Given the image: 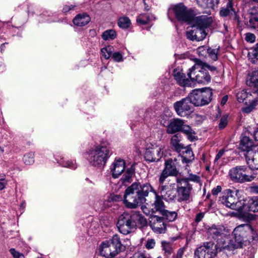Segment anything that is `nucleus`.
Masks as SVG:
<instances>
[{
    "instance_id": "obj_26",
    "label": "nucleus",
    "mask_w": 258,
    "mask_h": 258,
    "mask_svg": "<svg viewBox=\"0 0 258 258\" xmlns=\"http://www.w3.org/2000/svg\"><path fill=\"white\" fill-rule=\"evenodd\" d=\"M184 123L182 119L175 118L171 120L167 126L168 134H174L180 131L183 124Z\"/></svg>"
},
{
    "instance_id": "obj_51",
    "label": "nucleus",
    "mask_w": 258,
    "mask_h": 258,
    "mask_svg": "<svg viewBox=\"0 0 258 258\" xmlns=\"http://www.w3.org/2000/svg\"><path fill=\"white\" fill-rule=\"evenodd\" d=\"M111 57L116 62H121L123 60L122 54L119 52H113Z\"/></svg>"
},
{
    "instance_id": "obj_55",
    "label": "nucleus",
    "mask_w": 258,
    "mask_h": 258,
    "mask_svg": "<svg viewBox=\"0 0 258 258\" xmlns=\"http://www.w3.org/2000/svg\"><path fill=\"white\" fill-rule=\"evenodd\" d=\"M225 152V150L224 149H221L220 150L218 153L216 155L215 160H214V164H218V160L223 156Z\"/></svg>"
},
{
    "instance_id": "obj_28",
    "label": "nucleus",
    "mask_w": 258,
    "mask_h": 258,
    "mask_svg": "<svg viewBox=\"0 0 258 258\" xmlns=\"http://www.w3.org/2000/svg\"><path fill=\"white\" fill-rule=\"evenodd\" d=\"M54 158L58 164L60 166L69 168L72 169H75L77 167V165L75 161H67L64 160V157L60 153H57L54 155Z\"/></svg>"
},
{
    "instance_id": "obj_14",
    "label": "nucleus",
    "mask_w": 258,
    "mask_h": 258,
    "mask_svg": "<svg viewBox=\"0 0 258 258\" xmlns=\"http://www.w3.org/2000/svg\"><path fill=\"white\" fill-rule=\"evenodd\" d=\"M179 166L177 159H169L165 161V167L159 179L160 184H162L165 179L169 176H176L178 174L177 168Z\"/></svg>"
},
{
    "instance_id": "obj_50",
    "label": "nucleus",
    "mask_w": 258,
    "mask_h": 258,
    "mask_svg": "<svg viewBox=\"0 0 258 258\" xmlns=\"http://www.w3.org/2000/svg\"><path fill=\"white\" fill-rule=\"evenodd\" d=\"M122 222V224H128L129 223V214L127 213H124L123 214L121 215L118 218V220L117 222H120V221Z\"/></svg>"
},
{
    "instance_id": "obj_6",
    "label": "nucleus",
    "mask_w": 258,
    "mask_h": 258,
    "mask_svg": "<svg viewBox=\"0 0 258 258\" xmlns=\"http://www.w3.org/2000/svg\"><path fill=\"white\" fill-rule=\"evenodd\" d=\"M212 96V90L210 88L194 90L188 95L194 106L198 107L209 104Z\"/></svg>"
},
{
    "instance_id": "obj_62",
    "label": "nucleus",
    "mask_w": 258,
    "mask_h": 258,
    "mask_svg": "<svg viewBox=\"0 0 258 258\" xmlns=\"http://www.w3.org/2000/svg\"><path fill=\"white\" fill-rule=\"evenodd\" d=\"M204 214L203 213H198L195 218V221L197 223L200 222L202 219L204 218Z\"/></svg>"
},
{
    "instance_id": "obj_61",
    "label": "nucleus",
    "mask_w": 258,
    "mask_h": 258,
    "mask_svg": "<svg viewBox=\"0 0 258 258\" xmlns=\"http://www.w3.org/2000/svg\"><path fill=\"white\" fill-rule=\"evenodd\" d=\"M184 253V249L183 248H179L174 258H182Z\"/></svg>"
},
{
    "instance_id": "obj_38",
    "label": "nucleus",
    "mask_w": 258,
    "mask_h": 258,
    "mask_svg": "<svg viewBox=\"0 0 258 258\" xmlns=\"http://www.w3.org/2000/svg\"><path fill=\"white\" fill-rule=\"evenodd\" d=\"M122 200V198L121 196L111 194L108 196L107 199L104 203V205L105 207H110L111 205L109 203L111 202L121 201Z\"/></svg>"
},
{
    "instance_id": "obj_18",
    "label": "nucleus",
    "mask_w": 258,
    "mask_h": 258,
    "mask_svg": "<svg viewBox=\"0 0 258 258\" xmlns=\"http://www.w3.org/2000/svg\"><path fill=\"white\" fill-rule=\"evenodd\" d=\"M213 22L212 17L207 15H202L198 17H194L193 14V19L190 24H193L196 26L200 27L204 29H206L209 27Z\"/></svg>"
},
{
    "instance_id": "obj_1",
    "label": "nucleus",
    "mask_w": 258,
    "mask_h": 258,
    "mask_svg": "<svg viewBox=\"0 0 258 258\" xmlns=\"http://www.w3.org/2000/svg\"><path fill=\"white\" fill-rule=\"evenodd\" d=\"M150 191L153 192L155 196L154 208L161 214L165 210L162 198L158 195L149 183L142 186L140 183L135 182L130 185V196L132 195L130 198L133 200L132 202H130V208L142 206L146 202L145 197L148 196Z\"/></svg>"
},
{
    "instance_id": "obj_13",
    "label": "nucleus",
    "mask_w": 258,
    "mask_h": 258,
    "mask_svg": "<svg viewBox=\"0 0 258 258\" xmlns=\"http://www.w3.org/2000/svg\"><path fill=\"white\" fill-rule=\"evenodd\" d=\"M217 252V245L212 241L204 243L195 252L196 258H214Z\"/></svg>"
},
{
    "instance_id": "obj_37",
    "label": "nucleus",
    "mask_w": 258,
    "mask_h": 258,
    "mask_svg": "<svg viewBox=\"0 0 258 258\" xmlns=\"http://www.w3.org/2000/svg\"><path fill=\"white\" fill-rule=\"evenodd\" d=\"M161 246L164 251V255L165 257H168L173 252V248L170 242L165 241H162Z\"/></svg>"
},
{
    "instance_id": "obj_44",
    "label": "nucleus",
    "mask_w": 258,
    "mask_h": 258,
    "mask_svg": "<svg viewBox=\"0 0 258 258\" xmlns=\"http://www.w3.org/2000/svg\"><path fill=\"white\" fill-rule=\"evenodd\" d=\"M23 161L26 165H31L34 162V153L29 152L24 155Z\"/></svg>"
},
{
    "instance_id": "obj_22",
    "label": "nucleus",
    "mask_w": 258,
    "mask_h": 258,
    "mask_svg": "<svg viewBox=\"0 0 258 258\" xmlns=\"http://www.w3.org/2000/svg\"><path fill=\"white\" fill-rule=\"evenodd\" d=\"M244 206L243 212H258V197L244 200Z\"/></svg>"
},
{
    "instance_id": "obj_27",
    "label": "nucleus",
    "mask_w": 258,
    "mask_h": 258,
    "mask_svg": "<svg viewBox=\"0 0 258 258\" xmlns=\"http://www.w3.org/2000/svg\"><path fill=\"white\" fill-rule=\"evenodd\" d=\"M152 230L157 233H164L166 231V225L162 218L155 217V220L151 224Z\"/></svg>"
},
{
    "instance_id": "obj_53",
    "label": "nucleus",
    "mask_w": 258,
    "mask_h": 258,
    "mask_svg": "<svg viewBox=\"0 0 258 258\" xmlns=\"http://www.w3.org/2000/svg\"><path fill=\"white\" fill-rule=\"evenodd\" d=\"M156 244L155 240L154 239H148L147 241L145 247L148 249L153 248Z\"/></svg>"
},
{
    "instance_id": "obj_56",
    "label": "nucleus",
    "mask_w": 258,
    "mask_h": 258,
    "mask_svg": "<svg viewBox=\"0 0 258 258\" xmlns=\"http://www.w3.org/2000/svg\"><path fill=\"white\" fill-rule=\"evenodd\" d=\"M245 40L247 42H253L255 40V36L252 33H247L246 34V36H245Z\"/></svg>"
},
{
    "instance_id": "obj_12",
    "label": "nucleus",
    "mask_w": 258,
    "mask_h": 258,
    "mask_svg": "<svg viewBox=\"0 0 258 258\" xmlns=\"http://www.w3.org/2000/svg\"><path fill=\"white\" fill-rule=\"evenodd\" d=\"M192 185L187 179L184 178L177 179V201L181 202H190Z\"/></svg>"
},
{
    "instance_id": "obj_41",
    "label": "nucleus",
    "mask_w": 258,
    "mask_h": 258,
    "mask_svg": "<svg viewBox=\"0 0 258 258\" xmlns=\"http://www.w3.org/2000/svg\"><path fill=\"white\" fill-rule=\"evenodd\" d=\"M116 36L114 30L110 29L106 30L102 34V38L104 40H113Z\"/></svg>"
},
{
    "instance_id": "obj_39",
    "label": "nucleus",
    "mask_w": 258,
    "mask_h": 258,
    "mask_svg": "<svg viewBox=\"0 0 258 258\" xmlns=\"http://www.w3.org/2000/svg\"><path fill=\"white\" fill-rule=\"evenodd\" d=\"M114 48L110 45L103 47L101 49V54L106 59H108L111 57Z\"/></svg>"
},
{
    "instance_id": "obj_3",
    "label": "nucleus",
    "mask_w": 258,
    "mask_h": 258,
    "mask_svg": "<svg viewBox=\"0 0 258 258\" xmlns=\"http://www.w3.org/2000/svg\"><path fill=\"white\" fill-rule=\"evenodd\" d=\"M195 64L190 68L187 73V76L191 80L198 83L207 84L211 81V75L208 71L204 68V62L198 59H195Z\"/></svg>"
},
{
    "instance_id": "obj_54",
    "label": "nucleus",
    "mask_w": 258,
    "mask_h": 258,
    "mask_svg": "<svg viewBox=\"0 0 258 258\" xmlns=\"http://www.w3.org/2000/svg\"><path fill=\"white\" fill-rule=\"evenodd\" d=\"M10 252L14 258H25L22 253H20L14 248L10 249Z\"/></svg>"
},
{
    "instance_id": "obj_35",
    "label": "nucleus",
    "mask_w": 258,
    "mask_h": 258,
    "mask_svg": "<svg viewBox=\"0 0 258 258\" xmlns=\"http://www.w3.org/2000/svg\"><path fill=\"white\" fill-rule=\"evenodd\" d=\"M248 57L251 62L256 63L258 61V43L248 50Z\"/></svg>"
},
{
    "instance_id": "obj_49",
    "label": "nucleus",
    "mask_w": 258,
    "mask_h": 258,
    "mask_svg": "<svg viewBox=\"0 0 258 258\" xmlns=\"http://www.w3.org/2000/svg\"><path fill=\"white\" fill-rule=\"evenodd\" d=\"M247 92L244 90L238 92L236 94V98L238 102H242L247 97Z\"/></svg>"
},
{
    "instance_id": "obj_43",
    "label": "nucleus",
    "mask_w": 258,
    "mask_h": 258,
    "mask_svg": "<svg viewBox=\"0 0 258 258\" xmlns=\"http://www.w3.org/2000/svg\"><path fill=\"white\" fill-rule=\"evenodd\" d=\"M117 227L120 233L123 235H127L129 233V223L124 224L120 221V222L117 223Z\"/></svg>"
},
{
    "instance_id": "obj_4",
    "label": "nucleus",
    "mask_w": 258,
    "mask_h": 258,
    "mask_svg": "<svg viewBox=\"0 0 258 258\" xmlns=\"http://www.w3.org/2000/svg\"><path fill=\"white\" fill-rule=\"evenodd\" d=\"M125 248V246L121 244L118 235H114L110 241L102 242L100 253L107 258H113L119 252L124 250Z\"/></svg>"
},
{
    "instance_id": "obj_2",
    "label": "nucleus",
    "mask_w": 258,
    "mask_h": 258,
    "mask_svg": "<svg viewBox=\"0 0 258 258\" xmlns=\"http://www.w3.org/2000/svg\"><path fill=\"white\" fill-rule=\"evenodd\" d=\"M111 154L109 143L102 142L89 149L85 153V157L92 166L101 167L105 165Z\"/></svg>"
},
{
    "instance_id": "obj_15",
    "label": "nucleus",
    "mask_w": 258,
    "mask_h": 258,
    "mask_svg": "<svg viewBox=\"0 0 258 258\" xmlns=\"http://www.w3.org/2000/svg\"><path fill=\"white\" fill-rule=\"evenodd\" d=\"M162 146H152L147 148L144 154V158L149 162L159 161L163 155Z\"/></svg>"
},
{
    "instance_id": "obj_8",
    "label": "nucleus",
    "mask_w": 258,
    "mask_h": 258,
    "mask_svg": "<svg viewBox=\"0 0 258 258\" xmlns=\"http://www.w3.org/2000/svg\"><path fill=\"white\" fill-rule=\"evenodd\" d=\"M219 201L222 204L232 210L242 213L244 206V200H238L234 192L231 189L225 190L222 196L220 198Z\"/></svg>"
},
{
    "instance_id": "obj_57",
    "label": "nucleus",
    "mask_w": 258,
    "mask_h": 258,
    "mask_svg": "<svg viewBox=\"0 0 258 258\" xmlns=\"http://www.w3.org/2000/svg\"><path fill=\"white\" fill-rule=\"evenodd\" d=\"M129 195V186L127 187L125 190V193L123 197V203L125 204L127 208H129V202L126 200L127 196Z\"/></svg>"
},
{
    "instance_id": "obj_19",
    "label": "nucleus",
    "mask_w": 258,
    "mask_h": 258,
    "mask_svg": "<svg viewBox=\"0 0 258 258\" xmlns=\"http://www.w3.org/2000/svg\"><path fill=\"white\" fill-rule=\"evenodd\" d=\"M147 224V220L140 212L132 211L130 212V229L131 227L144 226Z\"/></svg>"
},
{
    "instance_id": "obj_58",
    "label": "nucleus",
    "mask_w": 258,
    "mask_h": 258,
    "mask_svg": "<svg viewBox=\"0 0 258 258\" xmlns=\"http://www.w3.org/2000/svg\"><path fill=\"white\" fill-rule=\"evenodd\" d=\"M189 182V180L195 181L196 182H199L200 181V178L199 176L196 175H190V177L186 179Z\"/></svg>"
},
{
    "instance_id": "obj_33",
    "label": "nucleus",
    "mask_w": 258,
    "mask_h": 258,
    "mask_svg": "<svg viewBox=\"0 0 258 258\" xmlns=\"http://www.w3.org/2000/svg\"><path fill=\"white\" fill-rule=\"evenodd\" d=\"M196 1L199 6L208 9H214L219 3V0H196Z\"/></svg>"
},
{
    "instance_id": "obj_52",
    "label": "nucleus",
    "mask_w": 258,
    "mask_h": 258,
    "mask_svg": "<svg viewBox=\"0 0 258 258\" xmlns=\"http://www.w3.org/2000/svg\"><path fill=\"white\" fill-rule=\"evenodd\" d=\"M228 116L227 115L223 116L220 120L219 123V127L220 129H223L225 128L228 123L227 120Z\"/></svg>"
},
{
    "instance_id": "obj_23",
    "label": "nucleus",
    "mask_w": 258,
    "mask_h": 258,
    "mask_svg": "<svg viewBox=\"0 0 258 258\" xmlns=\"http://www.w3.org/2000/svg\"><path fill=\"white\" fill-rule=\"evenodd\" d=\"M224 227L222 225H213L209 228L208 234L209 236L214 239L222 238L224 235Z\"/></svg>"
},
{
    "instance_id": "obj_17",
    "label": "nucleus",
    "mask_w": 258,
    "mask_h": 258,
    "mask_svg": "<svg viewBox=\"0 0 258 258\" xmlns=\"http://www.w3.org/2000/svg\"><path fill=\"white\" fill-rule=\"evenodd\" d=\"M258 147L253 145V141L247 136H242L239 145V149L244 152L245 158L247 157L248 154L250 152H253L254 148Z\"/></svg>"
},
{
    "instance_id": "obj_63",
    "label": "nucleus",
    "mask_w": 258,
    "mask_h": 258,
    "mask_svg": "<svg viewBox=\"0 0 258 258\" xmlns=\"http://www.w3.org/2000/svg\"><path fill=\"white\" fill-rule=\"evenodd\" d=\"M75 6L73 5H66L63 8V12L66 13L74 8Z\"/></svg>"
},
{
    "instance_id": "obj_16",
    "label": "nucleus",
    "mask_w": 258,
    "mask_h": 258,
    "mask_svg": "<svg viewBox=\"0 0 258 258\" xmlns=\"http://www.w3.org/2000/svg\"><path fill=\"white\" fill-rule=\"evenodd\" d=\"M207 34L205 29L194 25L191 30L186 32V36L190 40L200 41L205 38Z\"/></svg>"
},
{
    "instance_id": "obj_45",
    "label": "nucleus",
    "mask_w": 258,
    "mask_h": 258,
    "mask_svg": "<svg viewBox=\"0 0 258 258\" xmlns=\"http://www.w3.org/2000/svg\"><path fill=\"white\" fill-rule=\"evenodd\" d=\"M118 25L120 28L125 29L129 27V19L127 17H120L118 21Z\"/></svg>"
},
{
    "instance_id": "obj_11",
    "label": "nucleus",
    "mask_w": 258,
    "mask_h": 258,
    "mask_svg": "<svg viewBox=\"0 0 258 258\" xmlns=\"http://www.w3.org/2000/svg\"><path fill=\"white\" fill-rule=\"evenodd\" d=\"M173 106L176 114L182 117H189L195 110V107L188 96L176 101Z\"/></svg>"
},
{
    "instance_id": "obj_48",
    "label": "nucleus",
    "mask_w": 258,
    "mask_h": 258,
    "mask_svg": "<svg viewBox=\"0 0 258 258\" xmlns=\"http://www.w3.org/2000/svg\"><path fill=\"white\" fill-rule=\"evenodd\" d=\"M130 258H151L149 254H147L145 251H138L133 254Z\"/></svg>"
},
{
    "instance_id": "obj_25",
    "label": "nucleus",
    "mask_w": 258,
    "mask_h": 258,
    "mask_svg": "<svg viewBox=\"0 0 258 258\" xmlns=\"http://www.w3.org/2000/svg\"><path fill=\"white\" fill-rule=\"evenodd\" d=\"M220 14L222 17L229 16L230 18L236 20L237 15L233 8V3L230 0H228L226 6L223 7L220 11Z\"/></svg>"
},
{
    "instance_id": "obj_10",
    "label": "nucleus",
    "mask_w": 258,
    "mask_h": 258,
    "mask_svg": "<svg viewBox=\"0 0 258 258\" xmlns=\"http://www.w3.org/2000/svg\"><path fill=\"white\" fill-rule=\"evenodd\" d=\"M253 230L249 224H242L237 226L232 232L235 241L241 244L245 241L254 239Z\"/></svg>"
},
{
    "instance_id": "obj_32",
    "label": "nucleus",
    "mask_w": 258,
    "mask_h": 258,
    "mask_svg": "<svg viewBox=\"0 0 258 258\" xmlns=\"http://www.w3.org/2000/svg\"><path fill=\"white\" fill-rule=\"evenodd\" d=\"M180 131L184 134L187 139L191 141H194L198 139L195 132L188 125L183 123Z\"/></svg>"
},
{
    "instance_id": "obj_47",
    "label": "nucleus",
    "mask_w": 258,
    "mask_h": 258,
    "mask_svg": "<svg viewBox=\"0 0 258 258\" xmlns=\"http://www.w3.org/2000/svg\"><path fill=\"white\" fill-rule=\"evenodd\" d=\"M254 249L253 247H248L247 250H244L242 255V258H254Z\"/></svg>"
},
{
    "instance_id": "obj_40",
    "label": "nucleus",
    "mask_w": 258,
    "mask_h": 258,
    "mask_svg": "<svg viewBox=\"0 0 258 258\" xmlns=\"http://www.w3.org/2000/svg\"><path fill=\"white\" fill-rule=\"evenodd\" d=\"M161 214L169 221H174L177 217V213L175 211H170L165 210Z\"/></svg>"
},
{
    "instance_id": "obj_31",
    "label": "nucleus",
    "mask_w": 258,
    "mask_h": 258,
    "mask_svg": "<svg viewBox=\"0 0 258 258\" xmlns=\"http://www.w3.org/2000/svg\"><path fill=\"white\" fill-rule=\"evenodd\" d=\"M181 138V136L177 134L173 135L171 139V145L177 152H181V151H182V149L184 147V145L180 143Z\"/></svg>"
},
{
    "instance_id": "obj_46",
    "label": "nucleus",
    "mask_w": 258,
    "mask_h": 258,
    "mask_svg": "<svg viewBox=\"0 0 258 258\" xmlns=\"http://www.w3.org/2000/svg\"><path fill=\"white\" fill-rule=\"evenodd\" d=\"M219 51V48L212 49L209 48L207 49V53L209 57L212 60L215 61L218 59V53Z\"/></svg>"
},
{
    "instance_id": "obj_34",
    "label": "nucleus",
    "mask_w": 258,
    "mask_h": 258,
    "mask_svg": "<svg viewBox=\"0 0 258 258\" xmlns=\"http://www.w3.org/2000/svg\"><path fill=\"white\" fill-rule=\"evenodd\" d=\"M258 72L254 71L247 79L246 84L249 86L253 87L256 89L255 92L258 94Z\"/></svg>"
},
{
    "instance_id": "obj_60",
    "label": "nucleus",
    "mask_w": 258,
    "mask_h": 258,
    "mask_svg": "<svg viewBox=\"0 0 258 258\" xmlns=\"http://www.w3.org/2000/svg\"><path fill=\"white\" fill-rule=\"evenodd\" d=\"M222 189L221 186L220 185L217 186L216 187H214L212 190V194L216 196L220 192H221Z\"/></svg>"
},
{
    "instance_id": "obj_36",
    "label": "nucleus",
    "mask_w": 258,
    "mask_h": 258,
    "mask_svg": "<svg viewBox=\"0 0 258 258\" xmlns=\"http://www.w3.org/2000/svg\"><path fill=\"white\" fill-rule=\"evenodd\" d=\"M245 107L242 108V111L245 113H249L255 109L256 106L258 105V99L254 98L253 100H249L248 104H247Z\"/></svg>"
},
{
    "instance_id": "obj_24",
    "label": "nucleus",
    "mask_w": 258,
    "mask_h": 258,
    "mask_svg": "<svg viewBox=\"0 0 258 258\" xmlns=\"http://www.w3.org/2000/svg\"><path fill=\"white\" fill-rule=\"evenodd\" d=\"M179 153V157L183 163H189L194 159V155L189 146H184Z\"/></svg>"
},
{
    "instance_id": "obj_30",
    "label": "nucleus",
    "mask_w": 258,
    "mask_h": 258,
    "mask_svg": "<svg viewBox=\"0 0 258 258\" xmlns=\"http://www.w3.org/2000/svg\"><path fill=\"white\" fill-rule=\"evenodd\" d=\"M174 78L178 84L181 86H189L191 84L192 80L189 78H187L185 75L181 73H177L174 74Z\"/></svg>"
},
{
    "instance_id": "obj_21",
    "label": "nucleus",
    "mask_w": 258,
    "mask_h": 258,
    "mask_svg": "<svg viewBox=\"0 0 258 258\" xmlns=\"http://www.w3.org/2000/svg\"><path fill=\"white\" fill-rule=\"evenodd\" d=\"M253 151L250 152L245 159L250 169L258 170V147H255Z\"/></svg>"
},
{
    "instance_id": "obj_5",
    "label": "nucleus",
    "mask_w": 258,
    "mask_h": 258,
    "mask_svg": "<svg viewBox=\"0 0 258 258\" xmlns=\"http://www.w3.org/2000/svg\"><path fill=\"white\" fill-rule=\"evenodd\" d=\"M251 169L246 166L238 165L230 169L228 175L230 179L235 182H250L255 177Z\"/></svg>"
},
{
    "instance_id": "obj_42",
    "label": "nucleus",
    "mask_w": 258,
    "mask_h": 258,
    "mask_svg": "<svg viewBox=\"0 0 258 258\" xmlns=\"http://www.w3.org/2000/svg\"><path fill=\"white\" fill-rule=\"evenodd\" d=\"M150 18L149 15L143 14L140 15L137 18V23L139 25L147 24L150 21Z\"/></svg>"
},
{
    "instance_id": "obj_29",
    "label": "nucleus",
    "mask_w": 258,
    "mask_h": 258,
    "mask_svg": "<svg viewBox=\"0 0 258 258\" xmlns=\"http://www.w3.org/2000/svg\"><path fill=\"white\" fill-rule=\"evenodd\" d=\"M90 17L86 13L77 15L73 20L74 24L78 26H84L90 21Z\"/></svg>"
},
{
    "instance_id": "obj_9",
    "label": "nucleus",
    "mask_w": 258,
    "mask_h": 258,
    "mask_svg": "<svg viewBox=\"0 0 258 258\" xmlns=\"http://www.w3.org/2000/svg\"><path fill=\"white\" fill-rule=\"evenodd\" d=\"M193 11L187 9L182 4L171 6L168 11V16L170 19L172 15L173 14L178 21L188 24H190L193 19Z\"/></svg>"
},
{
    "instance_id": "obj_59",
    "label": "nucleus",
    "mask_w": 258,
    "mask_h": 258,
    "mask_svg": "<svg viewBox=\"0 0 258 258\" xmlns=\"http://www.w3.org/2000/svg\"><path fill=\"white\" fill-rule=\"evenodd\" d=\"M198 52L199 55L204 56L206 53H207V49H206L204 46H201L198 48Z\"/></svg>"
},
{
    "instance_id": "obj_7",
    "label": "nucleus",
    "mask_w": 258,
    "mask_h": 258,
    "mask_svg": "<svg viewBox=\"0 0 258 258\" xmlns=\"http://www.w3.org/2000/svg\"><path fill=\"white\" fill-rule=\"evenodd\" d=\"M125 168V161L120 158H116L111 164L110 170L113 178H118L124 171L119 181L122 185L127 186L129 183V168Z\"/></svg>"
},
{
    "instance_id": "obj_20",
    "label": "nucleus",
    "mask_w": 258,
    "mask_h": 258,
    "mask_svg": "<svg viewBox=\"0 0 258 258\" xmlns=\"http://www.w3.org/2000/svg\"><path fill=\"white\" fill-rule=\"evenodd\" d=\"M159 192L162 199H164L166 201H172L176 197L175 190L171 185L160 186Z\"/></svg>"
},
{
    "instance_id": "obj_64",
    "label": "nucleus",
    "mask_w": 258,
    "mask_h": 258,
    "mask_svg": "<svg viewBox=\"0 0 258 258\" xmlns=\"http://www.w3.org/2000/svg\"><path fill=\"white\" fill-rule=\"evenodd\" d=\"M204 68H205V69H206L207 71L210 70L211 72L215 71L216 70V67H215L214 66H209L205 62H204Z\"/></svg>"
}]
</instances>
